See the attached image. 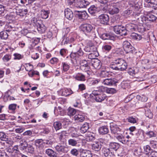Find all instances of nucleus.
Returning <instances> with one entry per match:
<instances>
[{
  "mask_svg": "<svg viewBox=\"0 0 157 157\" xmlns=\"http://www.w3.org/2000/svg\"><path fill=\"white\" fill-rule=\"evenodd\" d=\"M110 128L112 134H115L117 133V132L119 131L120 128L116 124H110Z\"/></svg>",
  "mask_w": 157,
  "mask_h": 157,
  "instance_id": "nucleus-26",
  "label": "nucleus"
},
{
  "mask_svg": "<svg viewBox=\"0 0 157 157\" xmlns=\"http://www.w3.org/2000/svg\"><path fill=\"white\" fill-rule=\"evenodd\" d=\"M17 105V104H10L9 106V109L10 110H14L16 109Z\"/></svg>",
  "mask_w": 157,
  "mask_h": 157,
  "instance_id": "nucleus-60",
  "label": "nucleus"
},
{
  "mask_svg": "<svg viewBox=\"0 0 157 157\" xmlns=\"http://www.w3.org/2000/svg\"><path fill=\"white\" fill-rule=\"evenodd\" d=\"M150 144L154 148H157V142L154 140L151 141Z\"/></svg>",
  "mask_w": 157,
  "mask_h": 157,
  "instance_id": "nucleus-62",
  "label": "nucleus"
},
{
  "mask_svg": "<svg viewBox=\"0 0 157 157\" xmlns=\"http://www.w3.org/2000/svg\"><path fill=\"white\" fill-rule=\"evenodd\" d=\"M68 134V133H67L66 131H63L61 133H59L58 135L60 137H63L64 136H67Z\"/></svg>",
  "mask_w": 157,
  "mask_h": 157,
  "instance_id": "nucleus-58",
  "label": "nucleus"
},
{
  "mask_svg": "<svg viewBox=\"0 0 157 157\" xmlns=\"http://www.w3.org/2000/svg\"><path fill=\"white\" fill-rule=\"evenodd\" d=\"M123 47L124 50L127 53L133 54L135 52V48L128 41H125L123 42Z\"/></svg>",
  "mask_w": 157,
  "mask_h": 157,
  "instance_id": "nucleus-5",
  "label": "nucleus"
},
{
  "mask_svg": "<svg viewBox=\"0 0 157 157\" xmlns=\"http://www.w3.org/2000/svg\"><path fill=\"white\" fill-rule=\"evenodd\" d=\"M49 13V11L48 10H42L41 11V16L43 18L46 19L48 17V14Z\"/></svg>",
  "mask_w": 157,
  "mask_h": 157,
  "instance_id": "nucleus-42",
  "label": "nucleus"
},
{
  "mask_svg": "<svg viewBox=\"0 0 157 157\" xmlns=\"http://www.w3.org/2000/svg\"><path fill=\"white\" fill-rule=\"evenodd\" d=\"M101 145L100 142H97L93 144L92 145V149L96 151H98L101 148Z\"/></svg>",
  "mask_w": 157,
  "mask_h": 157,
  "instance_id": "nucleus-25",
  "label": "nucleus"
},
{
  "mask_svg": "<svg viewBox=\"0 0 157 157\" xmlns=\"http://www.w3.org/2000/svg\"><path fill=\"white\" fill-rule=\"evenodd\" d=\"M157 81V76L155 75L152 76L150 78V84L155 83Z\"/></svg>",
  "mask_w": 157,
  "mask_h": 157,
  "instance_id": "nucleus-51",
  "label": "nucleus"
},
{
  "mask_svg": "<svg viewBox=\"0 0 157 157\" xmlns=\"http://www.w3.org/2000/svg\"><path fill=\"white\" fill-rule=\"evenodd\" d=\"M139 72V70L136 67H133L130 68L128 73L131 75L135 77H136L137 74Z\"/></svg>",
  "mask_w": 157,
  "mask_h": 157,
  "instance_id": "nucleus-15",
  "label": "nucleus"
},
{
  "mask_svg": "<svg viewBox=\"0 0 157 157\" xmlns=\"http://www.w3.org/2000/svg\"><path fill=\"white\" fill-rule=\"evenodd\" d=\"M92 65L95 69H99L101 67V62L98 59H95L92 60Z\"/></svg>",
  "mask_w": 157,
  "mask_h": 157,
  "instance_id": "nucleus-20",
  "label": "nucleus"
},
{
  "mask_svg": "<svg viewBox=\"0 0 157 157\" xmlns=\"http://www.w3.org/2000/svg\"><path fill=\"white\" fill-rule=\"evenodd\" d=\"M88 11L90 13L94 16L95 14L98 13L99 10L98 7L94 5H92L88 9Z\"/></svg>",
  "mask_w": 157,
  "mask_h": 157,
  "instance_id": "nucleus-21",
  "label": "nucleus"
},
{
  "mask_svg": "<svg viewBox=\"0 0 157 157\" xmlns=\"http://www.w3.org/2000/svg\"><path fill=\"white\" fill-rule=\"evenodd\" d=\"M18 146H15L14 147L9 146L6 148V150L7 152L10 153H13L14 152L17 155L19 153V151L18 150Z\"/></svg>",
  "mask_w": 157,
  "mask_h": 157,
  "instance_id": "nucleus-17",
  "label": "nucleus"
},
{
  "mask_svg": "<svg viewBox=\"0 0 157 157\" xmlns=\"http://www.w3.org/2000/svg\"><path fill=\"white\" fill-rule=\"evenodd\" d=\"M144 110L146 116L149 118H152L153 117V115L151 111L147 107H145Z\"/></svg>",
  "mask_w": 157,
  "mask_h": 157,
  "instance_id": "nucleus-37",
  "label": "nucleus"
},
{
  "mask_svg": "<svg viewBox=\"0 0 157 157\" xmlns=\"http://www.w3.org/2000/svg\"><path fill=\"white\" fill-rule=\"evenodd\" d=\"M55 148L57 152L60 154L66 153L69 151L68 148L61 144H59L55 147Z\"/></svg>",
  "mask_w": 157,
  "mask_h": 157,
  "instance_id": "nucleus-6",
  "label": "nucleus"
},
{
  "mask_svg": "<svg viewBox=\"0 0 157 157\" xmlns=\"http://www.w3.org/2000/svg\"><path fill=\"white\" fill-rule=\"evenodd\" d=\"M68 110L67 114L70 116L74 115L76 113V111L75 109L73 108L69 107L68 109Z\"/></svg>",
  "mask_w": 157,
  "mask_h": 157,
  "instance_id": "nucleus-45",
  "label": "nucleus"
},
{
  "mask_svg": "<svg viewBox=\"0 0 157 157\" xmlns=\"http://www.w3.org/2000/svg\"><path fill=\"white\" fill-rule=\"evenodd\" d=\"M41 22V21L37 20V18L35 17H33L31 20V24L36 28L38 27Z\"/></svg>",
  "mask_w": 157,
  "mask_h": 157,
  "instance_id": "nucleus-29",
  "label": "nucleus"
},
{
  "mask_svg": "<svg viewBox=\"0 0 157 157\" xmlns=\"http://www.w3.org/2000/svg\"><path fill=\"white\" fill-rule=\"evenodd\" d=\"M125 27L127 32L131 31L133 32L135 31L137 28V25L132 23L127 24Z\"/></svg>",
  "mask_w": 157,
  "mask_h": 157,
  "instance_id": "nucleus-14",
  "label": "nucleus"
},
{
  "mask_svg": "<svg viewBox=\"0 0 157 157\" xmlns=\"http://www.w3.org/2000/svg\"><path fill=\"white\" fill-rule=\"evenodd\" d=\"M137 21L141 24H146L147 22V16H141L137 19Z\"/></svg>",
  "mask_w": 157,
  "mask_h": 157,
  "instance_id": "nucleus-36",
  "label": "nucleus"
},
{
  "mask_svg": "<svg viewBox=\"0 0 157 157\" xmlns=\"http://www.w3.org/2000/svg\"><path fill=\"white\" fill-rule=\"evenodd\" d=\"M28 10L27 9H20L16 12L17 14L20 16L23 17L27 13Z\"/></svg>",
  "mask_w": 157,
  "mask_h": 157,
  "instance_id": "nucleus-31",
  "label": "nucleus"
},
{
  "mask_svg": "<svg viewBox=\"0 0 157 157\" xmlns=\"http://www.w3.org/2000/svg\"><path fill=\"white\" fill-rule=\"evenodd\" d=\"M113 45L111 44H106L103 45L102 47V49L103 50L106 52H109L112 48Z\"/></svg>",
  "mask_w": 157,
  "mask_h": 157,
  "instance_id": "nucleus-38",
  "label": "nucleus"
},
{
  "mask_svg": "<svg viewBox=\"0 0 157 157\" xmlns=\"http://www.w3.org/2000/svg\"><path fill=\"white\" fill-rule=\"evenodd\" d=\"M118 82L117 80L115 78L106 79L103 80V83L105 85L112 86L116 85V84Z\"/></svg>",
  "mask_w": 157,
  "mask_h": 157,
  "instance_id": "nucleus-9",
  "label": "nucleus"
},
{
  "mask_svg": "<svg viewBox=\"0 0 157 157\" xmlns=\"http://www.w3.org/2000/svg\"><path fill=\"white\" fill-rule=\"evenodd\" d=\"M63 70L64 71H67L69 68V65L65 63H62Z\"/></svg>",
  "mask_w": 157,
  "mask_h": 157,
  "instance_id": "nucleus-52",
  "label": "nucleus"
},
{
  "mask_svg": "<svg viewBox=\"0 0 157 157\" xmlns=\"http://www.w3.org/2000/svg\"><path fill=\"white\" fill-rule=\"evenodd\" d=\"M44 142V140L42 139H38L35 140V143L36 145L38 146L39 145L43 144Z\"/></svg>",
  "mask_w": 157,
  "mask_h": 157,
  "instance_id": "nucleus-59",
  "label": "nucleus"
},
{
  "mask_svg": "<svg viewBox=\"0 0 157 157\" xmlns=\"http://www.w3.org/2000/svg\"><path fill=\"white\" fill-rule=\"evenodd\" d=\"M20 144L19 145L20 149L21 150H24L28 146V144L27 142L23 139L21 140L20 141Z\"/></svg>",
  "mask_w": 157,
  "mask_h": 157,
  "instance_id": "nucleus-28",
  "label": "nucleus"
},
{
  "mask_svg": "<svg viewBox=\"0 0 157 157\" xmlns=\"http://www.w3.org/2000/svg\"><path fill=\"white\" fill-rule=\"evenodd\" d=\"M100 36L101 39L104 40H113L114 38V37L113 36L107 33H104L102 34H101Z\"/></svg>",
  "mask_w": 157,
  "mask_h": 157,
  "instance_id": "nucleus-16",
  "label": "nucleus"
},
{
  "mask_svg": "<svg viewBox=\"0 0 157 157\" xmlns=\"http://www.w3.org/2000/svg\"><path fill=\"white\" fill-rule=\"evenodd\" d=\"M131 36L134 40H140L141 38L140 35L135 33H133L132 34Z\"/></svg>",
  "mask_w": 157,
  "mask_h": 157,
  "instance_id": "nucleus-46",
  "label": "nucleus"
},
{
  "mask_svg": "<svg viewBox=\"0 0 157 157\" xmlns=\"http://www.w3.org/2000/svg\"><path fill=\"white\" fill-rule=\"evenodd\" d=\"M111 75V73L110 72L105 70L101 71L100 74L101 77L104 78L109 77Z\"/></svg>",
  "mask_w": 157,
  "mask_h": 157,
  "instance_id": "nucleus-32",
  "label": "nucleus"
},
{
  "mask_svg": "<svg viewBox=\"0 0 157 157\" xmlns=\"http://www.w3.org/2000/svg\"><path fill=\"white\" fill-rule=\"evenodd\" d=\"M74 78L78 81H84L86 80L85 75L81 73L77 74L74 76Z\"/></svg>",
  "mask_w": 157,
  "mask_h": 157,
  "instance_id": "nucleus-24",
  "label": "nucleus"
},
{
  "mask_svg": "<svg viewBox=\"0 0 157 157\" xmlns=\"http://www.w3.org/2000/svg\"><path fill=\"white\" fill-rule=\"evenodd\" d=\"M11 58V56L9 54L6 55L2 59L5 62L9 61Z\"/></svg>",
  "mask_w": 157,
  "mask_h": 157,
  "instance_id": "nucleus-49",
  "label": "nucleus"
},
{
  "mask_svg": "<svg viewBox=\"0 0 157 157\" xmlns=\"http://www.w3.org/2000/svg\"><path fill=\"white\" fill-rule=\"evenodd\" d=\"M90 3L89 2L85 0H78L77 2V5L80 8L86 7Z\"/></svg>",
  "mask_w": 157,
  "mask_h": 157,
  "instance_id": "nucleus-18",
  "label": "nucleus"
},
{
  "mask_svg": "<svg viewBox=\"0 0 157 157\" xmlns=\"http://www.w3.org/2000/svg\"><path fill=\"white\" fill-rule=\"evenodd\" d=\"M120 7V3L118 2L111 6L109 9V13L112 15L117 13L119 12Z\"/></svg>",
  "mask_w": 157,
  "mask_h": 157,
  "instance_id": "nucleus-7",
  "label": "nucleus"
},
{
  "mask_svg": "<svg viewBox=\"0 0 157 157\" xmlns=\"http://www.w3.org/2000/svg\"><path fill=\"white\" fill-rule=\"evenodd\" d=\"M110 148L116 151L119 147V145L117 143L111 142L109 144Z\"/></svg>",
  "mask_w": 157,
  "mask_h": 157,
  "instance_id": "nucleus-39",
  "label": "nucleus"
},
{
  "mask_svg": "<svg viewBox=\"0 0 157 157\" xmlns=\"http://www.w3.org/2000/svg\"><path fill=\"white\" fill-rule=\"evenodd\" d=\"M75 119L78 122H82L85 119L84 116L81 115H75L74 117Z\"/></svg>",
  "mask_w": 157,
  "mask_h": 157,
  "instance_id": "nucleus-40",
  "label": "nucleus"
},
{
  "mask_svg": "<svg viewBox=\"0 0 157 157\" xmlns=\"http://www.w3.org/2000/svg\"><path fill=\"white\" fill-rule=\"evenodd\" d=\"M149 157H157V152L155 151H151L148 154Z\"/></svg>",
  "mask_w": 157,
  "mask_h": 157,
  "instance_id": "nucleus-54",
  "label": "nucleus"
},
{
  "mask_svg": "<svg viewBox=\"0 0 157 157\" xmlns=\"http://www.w3.org/2000/svg\"><path fill=\"white\" fill-rule=\"evenodd\" d=\"M65 16L69 20H71L73 18V13L72 11L69 9H66L64 11Z\"/></svg>",
  "mask_w": 157,
  "mask_h": 157,
  "instance_id": "nucleus-13",
  "label": "nucleus"
},
{
  "mask_svg": "<svg viewBox=\"0 0 157 157\" xmlns=\"http://www.w3.org/2000/svg\"><path fill=\"white\" fill-rule=\"evenodd\" d=\"M89 128V124L88 123L86 122L84 124L82 125V126L80 128L81 131L82 133H85L86 132L87 130Z\"/></svg>",
  "mask_w": 157,
  "mask_h": 157,
  "instance_id": "nucleus-35",
  "label": "nucleus"
},
{
  "mask_svg": "<svg viewBox=\"0 0 157 157\" xmlns=\"http://www.w3.org/2000/svg\"><path fill=\"white\" fill-rule=\"evenodd\" d=\"M53 126L55 129L58 130L61 128L62 124L60 122L56 121L54 123Z\"/></svg>",
  "mask_w": 157,
  "mask_h": 157,
  "instance_id": "nucleus-44",
  "label": "nucleus"
},
{
  "mask_svg": "<svg viewBox=\"0 0 157 157\" xmlns=\"http://www.w3.org/2000/svg\"><path fill=\"white\" fill-rule=\"evenodd\" d=\"M111 65V68L115 70L124 71L127 68V64L122 59L118 58L114 61Z\"/></svg>",
  "mask_w": 157,
  "mask_h": 157,
  "instance_id": "nucleus-1",
  "label": "nucleus"
},
{
  "mask_svg": "<svg viewBox=\"0 0 157 157\" xmlns=\"http://www.w3.org/2000/svg\"><path fill=\"white\" fill-rule=\"evenodd\" d=\"M36 28L38 32L40 33H44L46 30V27L42 23V22Z\"/></svg>",
  "mask_w": 157,
  "mask_h": 157,
  "instance_id": "nucleus-27",
  "label": "nucleus"
},
{
  "mask_svg": "<svg viewBox=\"0 0 157 157\" xmlns=\"http://www.w3.org/2000/svg\"><path fill=\"white\" fill-rule=\"evenodd\" d=\"M149 61L147 59H144L140 61L138 63L139 64H141L140 67L144 69H147L149 68L148 66L149 65Z\"/></svg>",
  "mask_w": 157,
  "mask_h": 157,
  "instance_id": "nucleus-19",
  "label": "nucleus"
},
{
  "mask_svg": "<svg viewBox=\"0 0 157 157\" xmlns=\"http://www.w3.org/2000/svg\"><path fill=\"white\" fill-rule=\"evenodd\" d=\"M147 3V6L153 7L157 5V0H145Z\"/></svg>",
  "mask_w": 157,
  "mask_h": 157,
  "instance_id": "nucleus-23",
  "label": "nucleus"
},
{
  "mask_svg": "<svg viewBox=\"0 0 157 157\" xmlns=\"http://www.w3.org/2000/svg\"><path fill=\"white\" fill-rule=\"evenodd\" d=\"M81 28L82 31L89 33L88 35L90 39H94L96 38L95 29L92 25L89 24H83L81 25Z\"/></svg>",
  "mask_w": 157,
  "mask_h": 157,
  "instance_id": "nucleus-2",
  "label": "nucleus"
},
{
  "mask_svg": "<svg viewBox=\"0 0 157 157\" xmlns=\"http://www.w3.org/2000/svg\"><path fill=\"white\" fill-rule=\"evenodd\" d=\"M144 151L146 152V154H148L149 152H150L151 151V149L150 147L148 145H147L144 147Z\"/></svg>",
  "mask_w": 157,
  "mask_h": 157,
  "instance_id": "nucleus-55",
  "label": "nucleus"
},
{
  "mask_svg": "<svg viewBox=\"0 0 157 157\" xmlns=\"http://www.w3.org/2000/svg\"><path fill=\"white\" fill-rule=\"evenodd\" d=\"M106 92L108 94H113L116 92V90L113 88H105Z\"/></svg>",
  "mask_w": 157,
  "mask_h": 157,
  "instance_id": "nucleus-50",
  "label": "nucleus"
},
{
  "mask_svg": "<svg viewBox=\"0 0 157 157\" xmlns=\"http://www.w3.org/2000/svg\"><path fill=\"white\" fill-rule=\"evenodd\" d=\"M103 153L105 157H114L113 154L110 151L109 149L105 148L103 150Z\"/></svg>",
  "mask_w": 157,
  "mask_h": 157,
  "instance_id": "nucleus-30",
  "label": "nucleus"
},
{
  "mask_svg": "<svg viewBox=\"0 0 157 157\" xmlns=\"http://www.w3.org/2000/svg\"><path fill=\"white\" fill-rule=\"evenodd\" d=\"M90 68L89 63L85 60H82L80 62V68L84 71L86 69Z\"/></svg>",
  "mask_w": 157,
  "mask_h": 157,
  "instance_id": "nucleus-11",
  "label": "nucleus"
},
{
  "mask_svg": "<svg viewBox=\"0 0 157 157\" xmlns=\"http://www.w3.org/2000/svg\"><path fill=\"white\" fill-rule=\"evenodd\" d=\"M147 20L148 21H153L156 20V17L151 13H149L147 15Z\"/></svg>",
  "mask_w": 157,
  "mask_h": 157,
  "instance_id": "nucleus-43",
  "label": "nucleus"
},
{
  "mask_svg": "<svg viewBox=\"0 0 157 157\" xmlns=\"http://www.w3.org/2000/svg\"><path fill=\"white\" fill-rule=\"evenodd\" d=\"M73 51L71 52L70 56L72 61V59H76L79 56H82L84 53L82 51L81 46L79 44L74 45L73 46Z\"/></svg>",
  "mask_w": 157,
  "mask_h": 157,
  "instance_id": "nucleus-4",
  "label": "nucleus"
},
{
  "mask_svg": "<svg viewBox=\"0 0 157 157\" xmlns=\"http://www.w3.org/2000/svg\"><path fill=\"white\" fill-rule=\"evenodd\" d=\"M7 31H2L0 32V37L2 39L6 40L8 36V34L7 33Z\"/></svg>",
  "mask_w": 157,
  "mask_h": 157,
  "instance_id": "nucleus-41",
  "label": "nucleus"
},
{
  "mask_svg": "<svg viewBox=\"0 0 157 157\" xmlns=\"http://www.w3.org/2000/svg\"><path fill=\"white\" fill-rule=\"evenodd\" d=\"M13 56H14V59H22L23 57V56L21 55V54H19L17 53H14L13 54Z\"/></svg>",
  "mask_w": 157,
  "mask_h": 157,
  "instance_id": "nucleus-57",
  "label": "nucleus"
},
{
  "mask_svg": "<svg viewBox=\"0 0 157 157\" xmlns=\"http://www.w3.org/2000/svg\"><path fill=\"white\" fill-rule=\"evenodd\" d=\"M100 23L104 25L107 24L109 21V16L106 14H101L98 17Z\"/></svg>",
  "mask_w": 157,
  "mask_h": 157,
  "instance_id": "nucleus-10",
  "label": "nucleus"
},
{
  "mask_svg": "<svg viewBox=\"0 0 157 157\" xmlns=\"http://www.w3.org/2000/svg\"><path fill=\"white\" fill-rule=\"evenodd\" d=\"M102 89H104L103 87H101L98 90H94L92 91L90 96L93 99H94L96 102H101L103 101L106 98L107 96L102 91Z\"/></svg>",
  "mask_w": 157,
  "mask_h": 157,
  "instance_id": "nucleus-3",
  "label": "nucleus"
},
{
  "mask_svg": "<svg viewBox=\"0 0 157 157\" xmlns=\"http://www.w3.org/2000/svg\"><path fill=\"white\" fill-rule=\"evenodd\" d=\"M128 120V122L132 123H135L136 122V119L132 117H129Z\"/></svg>",
  "mask_w": 157,
  "mask_h": 157,
  "instance_id": "nucleus-63",
  "label": "nucleus"
},
{
  "mask_svg": "<svg viewBox=\"0 0 157 157\" xmlns=\"http://www.w3.org/2000/svg\"><path fill=\"white\" fill-rule=\"evenodd\" d=\"M0 139L1 140L4 141L3 142H1L0 143H2L4 145H5L6 144H10L12 143V141L8 140V138H0Z\"/></svg>",
  "mask_w": 157,
  "mask_h": 157,
  "instance_id": "nucleus-48",
  "label": "nucleus"
},
{
  "mask_svg": "<svg viewBox=\"0 0 157 157\" xmlns=\"http://www.w3.org/2000/svg\"><path fill=\"white\" fill-rule=\"evenodd\" d=\"M132 12V11L129 9H128L123 12V15L124 16H128Z\"/></svg>",
  "mask_w": 157,
  "mask_h": 157,
  "instance_id": "nucleus-61",
  "label": "nucleus"
},
{
  "mask_svg": "<svg viewBox=\"0 0 157 157\" xmlns=\"http://www.w3.org/2000/svg\"><path fill=\"white\" fill-rule=\"evenodd\" d=\"M68 143L69 145L75 146L77 144V142L74 139H70L68 140Z\"/></svg>",
  "mask_w": 157,
  "mask_h": 157,
  "instance_id": "nucleus-53",
  "label": "nucleus"
},
{
  "mask_svg": "<svg viewBox=\"0 0 157 157\" xmlns=\"http://www.w3.org/2000/svg\"><path fill=\"white\" fill-rule=\"evenodd\" d=\"M45 153L49 157H57V153L51 149L46 150Z\"/></svg>",
  "mask_w": 157,
  "mask_h": 157,
  "instance_id": "nucleus-22",
  "label": "nucleus"
},
{
  "mask_svg": "<svg viewBox=\"0 0 157 157\" xmlns=\"http://www.w3.org/2000/svg\"><path fill=\"white\" fill-rule=\"evenodd\" d=\"M75 15L79 19L85 20L88 17V15L86 12L85 10L75 11Z\"/></svg>",
  "mask_w": 157,
  "mask_h": 157,
  "instance_id": "nucleus-8",
  "label": "nucleus"
},
{
  "mask_svg": "<svg viewBox=\"0 0 157 157\" xmlns=\"http://www.w3.org/2000/svg\"><path fill=\"white\" fill-rule=\"evenodd\" d=\"M80 157H92V155L91 152L89 150L84 149H80Z\"/></svg>",
  "mask_w": 157,
  "mask_h": 157,
  "instance_id": "nucleus-12",
  "label": "nucleus"
},
{
  "mask_svg": "<svg viewBox=\"0 0 157 157\" xmlns=\"http://www.w3.org/2000/svg\"><path fill=\"white\" fill-rule=\"evenodd\" d=\"M78 88L81 91L83 90L86 89L85 85L84 84H80L78 85Z\"/></svg>",
  "mask_w": 157,
  "mask_h": 157,
  "instance_id": "nucleus-64",
  "label": "nucleus"
},
{
  "mask_svg": "<svg viewBox=\"0 0 157 157\" xmlns=\"http://www.w3.org/2000/svg\"><path fill=\"white\" fill-rule=\"evenodd\" d=\"M127 32L126 27L123 26L119 34L121 36H126L127 34Z\"/></svg>",
  "mask_w": 157,
  "mask_h": 157,
  "instance_id": "nucleus-47",
  "label": "nucleus"
},
{
  "mask_svg": "<svg viewBox=\"0 0 157 157\" xmlns=\"http://www.w3.org/2000/svg\"><path fill=\"white\" fill-rule=\"evenodd\" d=\"M118 140L123 144L128 145L132 143V141L129 140V138H117Z\"/></svg>",
  "mask_w": 157,
  "mask_h": 157,
  "instance_id": "nucleus-34",
  "label": "nucleus"
},
{
  "mask_svg": "<svg viewBox=\"0 0 157 157\" xmlns=\"http://www.w3.org/2000/svg\"><path fill=\"white\" fill-rule=\"evenodd\" d=\"M98 131L100 134L104 135L108 132V129L106 126H102L99 128Z\"/></svg>",
  "mask_w": 157,
  "mask_h": 157,
  "instance_id": "nucleus-33",
  "label": "nucleus"
},
{
  "mask_svg": "<svg viewBox=\"0 0 157 157\" xmlns=\"http://www.w3.org/2000/svg\"><path fill=\"white\" fill-rule=\"evenodd\" d=\"M8 28L9 29L6 30L8 32H10L11 31H15V28L14 25H9Z\"/></svg>",
  "mask_w": 157,
  "mask_h": 157,
  "instance_id": "nucleus-56",
  "label": "nucleus"
}]
</instances>
